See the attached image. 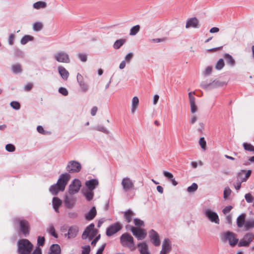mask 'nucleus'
Returning <instances> with one entry per match:
<instances>
[{"mask_svg": "<svg viewBox=\"0 0 254 254\" xmlns=\"http://www.w3.org/2000/svg\"><path fill=\"white\" fill-rule=\"evenodd\" d=\"M70 179V175L67 173L62 174L57 184L52 186L50 189L51 192L56 195L59 191H64Z\"/></svg>", "mask_w": 254, "mask_h": 254, "instance_id": "1", "label": "nucleus"}, {"mask_svg": "<svg viewBox=\"0 0 254 254\" xmlns=\"http://www.w3.org/2000/svg\"><path fill=\"white\" fill-rule=\"evenodd\" d=\"M18 252L19 254H30L33 245L27 239H21L18 241Z\"/></svg>", "mask_w": 254, "mask_h": 254, "instance_id": "2", "label": "nucleus"}, {"mask_svg": "<svg viewBox=\"0 0 254 254\" xmlns=\"http://www.w3.org/2000/svg\"><path fill=\"white\" fill-rule=\"evenodd\" d=\"M120 243L124 247L129 249L131 251L135 250L133 238L127 233H125L120 237Z\"/></svg>", "mask_w": 254, "mask_h": 254, "instance_id": "3", "label": "nucleus"}, {"mask_svg": "<svg viewBox=\"0 0 254 254\" xmlns=\"http://www.w3.org/2000/svg\"><path fill=\"white\" fill-rule=\"evenodd\" d=\"M221 238L223 242L228 241L230 245L232 247L235 246L238 242L235 234L231 232L228 231L222 233Z\"/></svg>", "mask_w": 254, "mask_h": 254, "instance_id": "4", "label": "nucleus"}, {"mask_svg": "<svg viewBox=\"0 0 254 254\" xmlns=\"http://www.w3.org/2000/svg\"><path fill=\"white\" fill-rule=\"evenodd\" d=\"M98 232V230L95 229L94 224L91 223L86 228L82 234V238L83 239H86L88 238L91 240L97 235Z\"/></svg>", "mask_w": 254, "mask_h": 254, "instance_id": "5", "label": "nucleus"}, {"mask_svg": "<svg viewBox=\"0 0 254 254\" xmlns=\"http://www.w3.org/2000/svg\"><path fill=\"white\" fill-rule=\"evenodd\" d=\"M14 221L19 224L20 231L25 236L29 234L30 227L29 222L26 220L16 218L14 220Z\"/></svg>", "mask_w": 254, "mask_h": 254, "instance_id": "6", "label": "nucleus"}, {"mask_svg": "<svg viewBox=\"0 0 254 254\" xmlns=\"http://www.w3.org/2000/svg\"><path fill=\"white\" fill-rule=\"evenodd\" d=\"M81 169V165L77 161H70L66 166V170L69 173L79 172Z\"/></svg>", "mask_w": 254, "mask_h": 254, "instance_id": "7", "label": "nucleus"}, {"mask_svg": "<svg viewBox=\"0 0 254 254\" xmlns=\"http://www.w3.org/2000/svg\"><path fill=\"white\" fill-rule=\"evenodd\" d=\"M122 228V226L119 222H116L107 229L106 235L108 236H111L119 232Z\"/></svg>", "mask_w": 254, "mask_h": 254, "instance_id": "8", "label": "nucleus"}, {"mask_svg": "<svg viewBox=\"0 0 254 254\" xmlns=\"http://www.w3.org/2000/svg\"><path fill=\"white\" fill-rule=\"evenodd\" d=\"M131 231L133 235L139 240L143 239L146 236L145 230L142 229L137 228L132 226L131 228Z\"/></svg>", "mask_w": 254, "mask_h": 254, "instance_id": "9", "label": "nucleus"}, {"mask_svg": "<svg viewBox=\"0 0 254 254\" xmlns=\"http://www.w3.org/2000/svg\"><path fill=\"white\" fill-rule=\"evenodd\" d=\"M81 186V184L79 180H74L69 186V193L71 194H73L77 192L80 190Z\"/></svg>", "mask_w": 254, "mask_h": 254, "instance_id": "10", "label": "nucleus"}, {"mask_svg": "<svg viewBox=\"0 0 254 254\" xmlns=\"http://www.w3.org/2000/svg\"><path fill=\"white\" fill-rule=\"evenodd\" d=\"M55 59L60 63H69L70 59L68 54L64 52H59L55 55Z\"/></svg>", "mask_w": 254, "mask_h": 254, "instance_id": "11", "label": "nucleus"}, {"mask_svg": "<svg viewBox=\"0 0 254 254\" xmlns=\"http://www.w3.org/2000/svg\"><path fill=\"white\" fill-rule=\"evenodd\" d=\"M122 185L124 190L126 191L130 190L134 188L133 183L128 177H126L123 179L122 181Z\"/></svg>", "mask_w": 254, "mask_h": 254, "instance_id": "12", "label": "nucleus"}, {"mask_svg": "<svg viewBox=\"0 0 254 254\" xmlns=\"http://www.w3.org/2000/svg\"><path fill=\"white\" fill-rule=\"evenodd\" d=\"M149 237L152 243L155 246H159L160 245V241L159 234L154 230L149 231Z\"/></svg>", "mask_w": 254, "mask_h": 254, "instance_id": "13", "label": "nucleus"}, {"mask_svg": "<svg viewBox=\"0 0 254 254\" xmlns=\"http://www.w3.org/2000/svg\"><path fill=\"white\" fill-rule=\"evenodd\" d=\"M194 92H190L189 93V98L190 106V111L192 114H194L197 111V107L195 105V98L194 96Z\"/></svg>", "mask_w": 254, "mask_h": 254, "instance_id": "14", "label": "nucleus"}, {"mask_svg": "<svg viewBox=\"0 0 254 254\" xmlns=\"http://www.w3.org/2000/svg\"><path fill=\"white\" fill-rule=\"evenodd\" d=\"M254 239V235L252 234H247L244 236L243 239L239 242L238 246L239 247L248 246Z\"/></svg>", "mask_w": 254, "mask_h": 254, "instance_id": "15", "label": "nucleus"}, {"mask_svg": "<svg viewBox=\"0 0 254 254\" xmlns=\"http://www.w3.org/2000/svg\"><path fill=\"white\" fill-rule=\"evenodd\" d=\"M205 214L210 221L216 224H219V219L218 215L215 212L210 210H206L205 212Z\"/></svg>", "mask_w": 254, "mask_h": 254, "instance_id": "16", "label": "nucleus"}, {"mask_svg": "<svg viewBox=\"0 0 254 254\" xmlns=\"http://www.w3.org/2000/svg\"><path fill=\"white\" fill-rule=\"evenodd\" d=\"M77 80L83 92H86L88 90V86L84 81L82 75L79 73L77 75Z\"/></svg>", "mask_w": 254, "mask_h": 254, "instance_id": "17", "label": "nucleus"}, {"mask_svg": "<svg viewBox=\"0 0 254 254\" xmlns=\"http://www.w3.org/2000/svg\"><path fill=\"white\" fill-rule=\"evenodd\" d=\"M171 246L169 239H164L162 244V249L160 253V254H167L171 251Z\"/></svg>", "mask_w": 254, "mask_h": 254, "instance_id": "18", "label": "nucleus"}, {"mask_svg": "<svg viewBox=\"0 0 254 254\" xmlns=\"http://www.w3.org/2000/svg\"><path fill=\"white\" fill-rule=\"evenodd\" d=\"M199 21L195 17L190 18L187 21L186 28H189L192 27L194 28H198L199 27Z\"/></svg>", "mask_w": 254, "mask_h": 254, "instance_id": "19", "label": "nucleus"}, {"mask_svg": "<svg viewBox=\"0 0 254 254\" xmlns=\"http://www.w3.org/2000/svg\"><path fill=\"white\" fill-rule=\"evenodd\" d=\"M98 181L96 179H92L87 181L85 183L86 186L88 188L89 190H93L98 185Z\"/></svg>", "mask_w": 254, "mask_h": 254, "instance_id": "20", "label": "nucleus"}, {"mask_svg": "<svg viewBox=\"0 0 254 254\" xmlns=\"http://www.w3.org/2000/svg\"><path fill=\"white\" fill-rule=\"evenodd\" d=\"M78 232V228L77 226H73L70 227L67 234L68 238H74L77 235Z\"/></svg>", "mask_w": 254, "mask_h": 254, "instance_id": "21", "label": "nucleus"}, {"mask_svg": "<svg viewBox=\"0 0 254 254\" xmlns=\"http://www.w3.org/2000/svg\"><path fill=\"white\" fill-rule=\"evenodd\" d=\"M134 215L133 212L130 209H128L125 211L124 214V217L125 221L127 223H130Z\"/></svg>", "mask_w": 254, "mask_h": 254, "instance_id": "22", "label": "nucleus"}, {"mask_svg": "<svg viewBox=\"0 0 254 254\" xmlns=\"http://www.w3.org/2000/svg\"><path fill=\"white\" fill-rule=\"evenodd\" d=\"M246 215L243 213L241 214L237 219V225L239 228H242L245 224V219Z\"/></svg>", "mask_w": 254, "mask_h": 254, "instance_id": "23", "label": "nucleus"}, {"mask_svg": "<svg viewBox=\"0 0 254 254\" xmlns=\"http://www.w3.org/2000/svg\"><path fill=\"white\" fill-rule=\"evenodd\" d=\"M58 70L60 74L64 80H67L69 76V73L66 69L63 66H59Z\"/></svg>", "mask_w": 254, "mask_h": 254, "instance_id": "24", "label": "nucleus"}, {"mask_svg": "<svg viewBox=\"0 0 254 254\" xmlns=\"http://www.w3.org/2000/svg\"><path fill=\"white\" fill-rule=\"evenodd\" d=\"M140 254H149L148 252V247L145 243H139L138 245Z\"/></svg>", "mask_w": 254, "mask_h": 254, "instance_id": "25", "label": "nucleus"}, {"mask_svg": "<svg viewBox=\"0 0 254 254\" xmlns=\"http://www.w3.org/2000/svg\"><path fill=\"white\" fill-rule=\"evenodd\" d=\"M62 200L58 197H55L53 199V205L55 210L57 212H59V208L62 204Z\"/></svg>", "mask_w": 254, "mask_h": 254, "instance_id": "26", "label": "nucleus"}, {"mask_svg": "<svg viewBox=\"0 0 254 254\" xmlns=\"http://www.w3.org/2000/svg\"><path fill=\"white\" fill-rule=\"evenodd\" d=\"M61 248L58 244H53L50 248L49 254H61Z\"/></svg>", "mask_w": 254, "mask_h": 254, "instance_id": "27", "label": "nucleus"}, {"mask_svg": "<svg viewBox=\"0 0 254 254\" xmlns=\"http://www.w3.org/2000/svg\"><path fill=\"white\" fill-rule=\"evenodd\" d=\"M97 213L95 207H93L90 211L86 214L85 218L88 220H91L93 219L96 216Z\"/></svg>", "mask_w": 254, "mask_h": 254, "instance_id": "28", "label": "nucleus"}, {"mask_svg": "<svg viewBox=\"0 0 254 254\" xmlns=\"http://www.w3.org/2000/svg\"><path fill=\"white\" fill-rule=\"evenodd\" d=\"M139 104V99L138 97L135 96L132 98L131 104V112L134 113L136 111Z\"/></svg>", "mask_w": 254, "mask_h": 254, "instance_id": "29", "label": "nucleus"}, {"mask_svg": "<svg viewBox=\"0 0 254 254\" xmlns=\"http://www.w3.org/2000/svg\"><path fill=\"white\" fill-rule=\"evenodd\" d=\"M65 204L68 208L72 207L75 202V200L73 198L68 197L66 196L65 198Z\"/></svg>", "mask_w": 254, "mask_h": 254, "instance_id": "30", "label": "nucleus"}, {"mask_svg": "<svg viewBox=\"0 0 254 254\" xmlns=\"http://www.w3.org/2000/svg\"><path fill=\"white\" fill-rule=\"evenodd\" d=\"M224 57L225 59L227 64H229L231 66L235 65V61L230 55L228 54H225Z\"/></svg>", "mask_w": 254, "mask_h": 254, "instance_id": "31", "label": "nucleus"}, {"mask_svg": "<svg viewBox=\"0 0 254 254\" xmlns=\"http://www.w3.org/2000/svg\"><path fill=\"white\" fill-rule=\"evenodd\" d=\"M254 228V219H251L247 221L244 225L245 230H249V229Z\"/></svg>", "mask_w": 254, "mask_h": 254, "instance_id": "32", "label": "nucleus"}, {"mask_svg": "<svg viewBox=\"0 0 254 254\" xmlns=\"http://www.w3.org/2000/svg\"><path fill=\"white\" fill-rule=\"evenodd\" d=\"M11 69L14 73H18L22 71L21 66L19 64H13L11 66Z\"/></svg>", "mask_w": 254, "mask_h": 254, "instance_id": "33", "label": "nucleus"}, {"mask_svg": "<svg viewBox=\"0 0 254 254\" xmlns=\"http://www.w3.org/2000/svg\"><path fill=\"white\" fill-rule=\"evenodd\" d=\"M126 42V40L125 39H121L117 40L114 44V48L115 49H119L121 46H122Z\"/></svg>", "mask_w": 254, "mask_h": 254, "instance_id": "34", "label": "nucleus"}, {"mask_svg": "<svg viewBox=\"0 0 254 254\" xmlns=\"http://www.w3.org/2000/svg\"><path fill=\"white\" fill-rule=\"evenodd\" d=\"M34 37L30 35H25L21 39V43L22 45L26 44L28 42L33 41Z\"/></svg>", "mask_w": 254, "mask_h": 254, "instance_id": "35", "label": "nucleus"}, {"mask_svg": "<svg viewBox=\"0 0 254 254\" xmlns=\"http://www.w3.org/2000/svg\"><path fill=\"white\" fill-rule=\"evenodd\" d=\"M222 83L218 81H213L212 83L207 85V86L209 88H214L222 86Z\"/></svg>", "mask_w": 254, "mask_h": 254, "instance_id": "36", "label": "nucleus"}, {"mask_svg": "<svg viewBox=\"0 0 254 254\" xmlns=\"http://www.w3.org/2000/svg\"><path fill=\"white\" fill-rule=\"evenodd\" d=\"M46 3L43 1H38L33 4L35 8L39 9L41 8H44L46 6Z\"/></svg>", "mask_w": 254, "mask_h": 254, "instance_id": "37", "label": "nucleus"}, {"mask_svg": "<svg viewBox=\"0 0 254 254\" xmlns=\"http://www.w3.org/2000/svg\"><path fill=\"white\" fill-rule=\"evenodd\" d=\"M43 25L41 22H37L33 25V29L34 31H39L42 29Z\"/></svg>", "mask_w": 254, "mask_h": 254, "instance_id": "38", "label": "nucleus"}, {"mask_svg": "<svg viewBox=\"0 0 254 254\" xmlns=\"http://www.w3.org/2000/svg\"><path fill=\"white\" fill-rule=\"evenodd\" d=\"M243 147L245 150L254 152V146L250 143L245 142Z\"/></svg>", "mask_w": 254, "mask_h": 254, "instance_id": "39", "label": "nucleus"}, {"mask_svg": "<svg viewBox=\"0 0 254 254\" xmlns=\"http://www.w3.org/2000/svg\"><path fill=\"white\" fill-rule=\"evenodd\" d=\"M48 232L55 238H58V235L55 232L54 226L52 224L49 225L48 228Z\"/></svg>", "mask_w": 254, "mask_h": 254, "instance_id": "40", "label": "nucleus"}, {"mask_svg": "<svg viewBox=\"0 0 254 254\" xmlns=\"http://www.w3.org/2000/svg\"><path fill=\"white\" fill-rule=\"evenodd\" d=\"M140 26L138 25L133 26L130 30V35H136L139 31Z\"/></svg>", "mask_w": 254, "mask_h": 254, "instance_id": "41", "label": "nucleus"}, {"mask_svg": "<svg viewBox=\"0 0 254 254\" xmlns=\"http://www.w3.org/2000/svg\"><path fill=\"white\" fill-rule=\"evenodd\" d=\"M245 198L248 203H252L254 200V197L250 193L246 194Z\"/></svg>", "mask_w": 254, "mask_h": 254, "instance_id": "42", "label": "nucleus"}, {"mask_svg": "<svg viewBox=\"0 0 254 254\" xmlns=\"http://www.w3.org/2000/svg\"><path fill=\"white\" fill-rule=\"evenodd\" d=\"M224 66V62L222 59H220L215 65V68L217 70L221 69Z\"/></svg>", "mask_w": 254, "mask_h": 254, "instance_id": "43", "label": "nucleus"}, {"mask_svg": "<svg viewBox=\"0 0 254 254\" xmlns=\"http://www.w3.org/2000/svg\"><path fill=\"white\" fill-rule=\"evenodd\" d=\"M197 185L195 183H193L188 188L187 191L189 192H193L195 191L197 189Z\"/></svg>", "mask_w": 254, "mask_h": 254, "instance_id": "44", "label": "nucleus"}, {"mask_svg": "<svg viewBox=\"0 0 254 254\" xmlns=\"http://www.w3.org/2000/svg\"><path fill=\"white\" fill-rule=\"evenodd\" d=\"M93 192L92 190H87V191L85 193L86 198L89 201L91 200L93 198Z\"/></svg>", "mask_w": 254, "mask_h": 254, "instance_id": "45", "label": "nucleus"}, {"mask_svg": "<svg viewBox=\"0 0 254 254\" xmlns=\"http://www.w3.org/2000/svg\"><path fill=\"white\" fill-rule=\"evenodd\" d=\"M11 107L15 110H19L20 108V104L17 101H12L10 103Z\"/></svg>", "mask_w": 254, "mask_h": 254, "instance_id": "46", "label": "nucleus"}, {"mask_svg": "<svg viewBox=\"0 0 254 254\" xmlns=\"http://www.w3.org/2000/svg\"><path fill=\"white\" fill-rule=\"evenodd\" d=\"M231 190L229 187H227L225 189L223 193L224 198L226 199L230 195Z\"/></svg>", "mask_w": 254, "mask_h": 254, "instance_id": "47", "label": "nucleus"}, {"mask_svg": "<svg viewBox=\"0 0 254 254\" xmlns=\"http://www.w3.org/2000/svg\"><path fill=\"white\" fill-rule=\"evenodd\" d=\"M199 144L200 146H201V147L203 149L205 150V149H206V141H205L204 137H201L199 139Z\"/></svg>", "mask_w": 254, "mask_h": 254, "instance_id": "48", "label": "nucleus"}, {"mask_svg": "<svg viewBox=\"0 0 254 254\" xmlns=\"http://www.w3.org/2000/svg\"><path fill=\"white\" fill-rule=\"evenodd\" d=\"M5 149L7 151L13 152L15 150V146L11 144H8L5 146Z\"/></svg>", "mask_w": 254, "mask_h": 254, "instance_id": "49", "label": "nucleus"}, {"mask_svg": "<svg viewBox=\"0 0 254 254\" xmlns=\"http://www.w3.org/2000/svg\"><path fill=\"white\" fill-rule=\"evenodd\" d=\"M133 221H134V225L137 227L142 226H143V225H144L143 221L140 219L136 218V219H134Z\"/></svg>", "mask_w": 254, "mask_h": 254, "instance_id": "50", "label": "nucleus"}, {"mask_svg": "<svg viewBox=\"0 0 254 254\" xmlns=\"http://www.w3.org/2000/svg\"><path fill=\"white\" fill-rule=\"evenodd\" d=\"M167 40L166 37H164L162 38H156V39H152L150 40V41L155 43H159V42H163Z\"/></svg>", "mask_w": 254, "mask_h": 254, "instance_id": "51", "label": "nucleus"}, {"mask_svg": "<svg viewBox=\"0 0 254 254\" xmlns=\"http://www.w3.org/2000/svg\"><path fill=\"white\" fill-rule=\"evenodd\" d=\"M59 91L64 96L67 95L68 93L67 89L64 87H60L59 89Z\"/></svg>", "mask_w": 254, "mask_h": 254, "instance_id": "52", "label": "nucleus"}, {"mask_svg": "<svg viewBox=\"0 0 254 254\" xmlns=\"http://www.w3.org/2000/svg\"><path fill=\"white\" fill-rule=\"evenodd\" d=\"M82 254H89L90 251V248L89 246H86L83 248Z\"/></svg>", "mask_w": 254, "mask_h": 254, "instance_id": "53", "label": "nucleus"}, {"mask_svg": "<svg viewBox=\"0 0 254 254\" xmlns=\"http://www.w3.org/2000/svg\"><path fill=\"white\" fill-rule=\"evenodd\" d=\"M45 243V238L43 237H39L38 239V245L39 246H43Z\"/></svg>", "mask_w": 254, "mask_h": 254, "instance_id": "54", "label": "nucleus"}, {"mask_svg": "<svg viewBox=\"0 0 254 254\" xmlns=\"http://www.w3.org/2000/svg\"><path fill=\"white\" fill-rule=\"evenodd\" d=\"M33 87V85L32 83H28L26 84L24 86V89L26 91H30Z\"/></svg>", "mask_w": 254, "mask_h": 254, "instance_id": "55", "label": "nucleus"}, {"mask_svg": "<svg viewBox=\"0 0 254 254\" xmlns=\"http://www.w3.org/2000/svg\"><path fill=\"white\" fill-rule=\"evenodd\" d=\"M163 174L166 177H167L168 179H170V180L173 178V174L169 172L164 171Z\"/></svg>", "mask_w": 254, "mask_h": 254, "instance_id": "56", "label": "nucleus"}, {"mask_svg": "<svg viewBox=\"0 0 254 254\" xmlns=\"http://www.w3.org/2000/svg\"><path fill=\"white\" fill-rule=\"evenodd\" d=\"M251 174V170H248L245 173V178H242L241 179V182H245V181H246V180L250 177Z\"/></svg>", "mask_w": 254, "mask_h": 254, "instance_id": "57", "label": "nucleus"}, {"mask_svg": "<svg viewBox=\"0 0 254 254\" xmlns=\"http://www.w3.org/2000/svg\"><path fill=\"white\" fill-rule=\"evenodd\" d=\"M212 71V67L211 66H207L204 72L205 75H209Z\"/></svg>", "mask_w": 254, "mask_h": 254, "instance_id": "58", "label": "nucleus"}, {"mask_svg": "<svg viewBox=\"0 0 254 254\" xmlns=\"http://www.w3.org/2000/svg\"><path fill=\"white\" fill-rule=\"evenodd\" d=\"M78 57L82 62H85L87 61V56L85 54H79Z\"/></svg>", "mask_w": 254, "mask_h": 254, "instance_id": "59", "label": "nucleus"}, {"mask_svg": "<svg viewBox=\"0 0 254 254\" xmlns=\"http://www.w3.org/2000/svg\"><path fill=\"white\" fill-rule=\"evenodd\" d=\"M232 209V207L231 206H228L225 207L223 210V212L224 214H226L227 213H228Z\"/></svg>", "mask_w": 254, "mask_h": 254, "instance_id": "60", "label": "nucleus"}, {"mask_svg": "<svg viewBox=\"0 0 254 254\" xmlns=\"http://www.w3.org/2000/svg\"><path fill=\"white\" fill-rule=\"evenodd\" d=\"M14 39V35L13 34H10L8 38V43L10 45H12L13 44V41Z\"/></svg>", "mask_w": 254, "mask_h": 254, "instance_id": "61", "label": "nucleus"}, {"mask_svg": "<svg viewBox=\"0 0 254 254\" xmlns=\"http://www.w3.org/2000/svg\"><path fill=\"white\" fill-rule=\"evenodd\" d=\"M133 57V54L129 53L127 54L126 56L125 57V60L127 62H129L130 60Z\"/></svg>", "mask_w": 254, "mask_h": 254, "instance_id": "62", "label": "nucleus"}, {"mask_svg": "<svg viewBox=\"0 0 254 254\" xmlns=\"http://www.w3.org/2000/svg\"><path fill=\"white\" fill-rule=\"evenodd\" d=\"M100 239V235H99L96 238L92 241L91 242V245L93 246H95L96 245L97 242L99 241V240Z\"/></svg>", "mask_w": 254, "mask_h": 254, "instance_id": "63", "label": "nucleus"}, {"mask_svg": "<svg viewBox=\"0 0 254 254\" xmlns=\"http://www.w3.org/2000/svg\"><path fill=\"white\" fill-rule=\"evenodd\" d=\"M106 244L105 243L98 250L97 253L96 254H102L103 252L106 247Z\"/></svg>", "mask_w": 254, "mask_h": 254, "instance_id": "64", "label": "nucleus"}]
</instances>
